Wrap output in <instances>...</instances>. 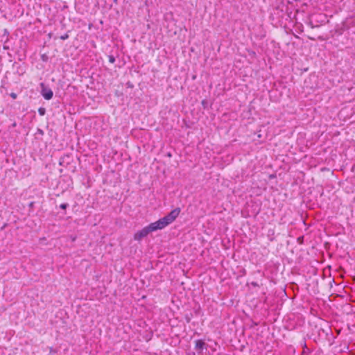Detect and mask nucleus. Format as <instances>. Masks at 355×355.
<instances>
[{
    "mask_svg": "<svg viewBox=\"0 0 355 355\" xmlns=\"http://www.w3.org/2000/svg\"><path fill=\"white\" fill-rule=\"evenodd\" d=\"M180 213V209L176 208L171 211L166 216L155 221L159 230L164 229L165 227L173 223Z\"/></svg>",
    "mask_w": 355,
    "mask_h": 355,
    "instance_id": "nucleus-1",
    "label": "nucleus"
},
{
    "mask_svg": "<svg viewBox=\"0 0 355 355\" xmlns=\"http://www.w3.org/2000/svg\"><path fill=\"white\" fill-rule=\"evenodd\" d=\"M158 230H159V228L157 223L155 222L151 223L148 226L136 232L134 235V239L136 241H140L143 238L146 237L149 233Z\"/></svg>",
    "mask_w": 355,
    "mask_h": 355,
    "instance_id": "nucleus-2",
    "label": "nucleus"
},
{
    "mask_svg": "<svg viewBox=\"0 0 355 355\" xmlns=\"http://www.w3.org/2000/svg\"><path fill=\"white\" fill-rule=\"evenodd\" d=\"M41 87V94L46 100H50L53 98V92L51 88L46 86L44 83L40 84Z\"/></svg>",
    "mask_w": 355,
    "mask_h": 355,
    "instance_id": "nucleus-3",
    "label": "nucleus"
},
{
    "mask_svg": "<svg viewBox=\"0 0 355 355\" xmlns=\"http://www.w3.org/2000/svg\"><path fill=\"white\" fill-rule=\"evenodd\" d=\"M208 345L202 340H196L195 341V349L198 354H202L203 349H207Z\"/></svg>",
    "mask_w": 355,
    "mask_h": 355,
    "instance_id": "nucleus-4",
    "label": "nucleus"
},
{
    "mask_svg": "<svg viewBox=\"0 0 355 355\" xmlns=\"http://www.w3.org/2000/svg\"><path fill=\"white\" fill-rule=\"evenodd\" d=\"M310 353V349L306 347V343H304L303 345V351L302 352V355H309Z\"/></svg>",
    "mask_w": 355,
    "mask_h": 355,
    "instance_id": "nucleus-5",
    "label": "nucleus"
},
{
    "mask_svg": "<svg viewBox=\"0 0 355 355\" xmlns=\"http://www.w3.org/2000/svg\"><path fill=\"white\" fill-rule=\"evenodd\" d=\"M191 318H192V313H190V315L187 314V315H185V317H184L185 320L187 323H189L191 322Z\"/></svg>",
    "mask_w": 355,
    "mask_h": 355,
    "instance_id": "nucleus-6",
    "label": "nucleus"
},
{
    "mask_svg": "<svg viewBox=\"0 0 355 355\" xmlns=\"http://www.w3.org/2000/svg\"><path fill=\"white\" fill-rule=\"evenodd\" d=\"M41 60L43 62H47L49 60V57L46 54H42V55H41Z\"/></svg>",
    "mask_w": 355,
    "mask_h": 355,
    "instance_id": "nucleus-7",
    "label": "nucleus"
},
{
    "mask_svg": "<svg viewBox=\"0 0 355 355\" xmlns=\"http://www.w3.org/2000/svg\"><path fill=\"white\" fill-rule=\"evenodd\" d=\"M108 59H109L110 62H111V63H114V62H115V58H114V55H108Z\"/></svg>",
    "mask_w": 355,
    "mask_h": 355,
    "instance_id": "nucleus-8",
    "label": "nucleus"
},
{
    "mask_svg": "<svg viewBox=\"0 0 355 355\" xmlns=\"http://www.w3.org/2000/svg\"><path fill=\"white\" fill-rule=\"evenodd\" d=\"M38 112H39V114L42 116L44 115L45 114V112H46V110L43 107H40L39 110H38Z\"/></svg>",
    "mask_w": 355,
    "mask_h": 355,
    "instance_id": "nucleus-9",
    "label": "nucleus"
},
{
    "mask_svg": "<svg viewBox=\"0 0 355 355\" xmlns=\"http://www.w3.org/2000/svg\"><path fill=\"white\" fill-rule=\"evenodd\" d=\"M69 207L68 203H62L60 205V208L62 209H66Z\"/></svg>",
    "mask_w": 355,
    "mask_h": 355,
    "instance_id": "nucleus-10",
    "label": "nucleus"
},
{
    "mask_svg": "<svg viewBox=\"0 0 355 355\" xmlns=\"http://www.w3.org/2000/svg\"><path fill=\"white\" fill-rule=\"evenodd\" d=\"M69 34L68 33H65L64 35H62L60 37V38L62 40H67L69 38Z\"/></svg>",
    "mask_w": 355,
    "mask_h": 355,
    "instance_id": "nucleus-11",
    "label": "nucleus"
},
{
    "mask_svg": "<svg viewBox=\"0 0 355 355\" xmlns=\"http://www.w3.org/2000/svg\"><path fill=\"white\" fill-rule=\"evenodd\" d=\"M10 96L13 99H16L17 97V95L16 93L12 92L10 94Z\"/></svg>",
    "mask_w": 355,
    "mask_h": 355,
    "instance_id": "nucleus-12",
    "label": "nucleus"
},
{
    "mask_svg": "<svg viewBox=\"0 0 355 355\" xmlns=\"http://www.w3.org/2000/svg\"><path fill=\"white\" fill-rule=\"evenodd\" d=\"M207 101L203 100V101H202V105H203V107H204L205 108L207 107Z\"/></svg>",
    "mask_w": 355,
    "mask_h": 355,
    "instance_id": "nucleus-13",
    "label": "nucleus"
},
{
    "mask_svg": "<svg viewBox=\"0 0 355 355\" xmlns=\"http://www.w3.org/2000/svg\"><path fill=\"white\" fill-rule=\"evenodd\" d=\"M302 239H303V238H298V240H300V241H302Z\"/></svg>",
    "mask_w": 355,
    "mask_h": 355,
    "instance_id": "nucleus-14",
    "label": "nucleus"
},
{
    "mask_svg": "<svg viewBox=\"0 0 355 355\" xmlns=\"http://www.w3.org/2000/svg\"><path fill=\"white\" fill-rule=\"evenodd\" d=\"M302 239H303V238H298V240H300V241H302Z\"/></svg>",
    "mask_w": 355,
    "mask_h": 355,
    "instance_id": "nucleus-15",
    "label": "nucleus"
},
{
    "mask_svg": "<svg viewBox=\"0 0 355 355\" xmlns=\"http://www.w3.org/2000/svg\"><path fill=\"white\" fill-rule=\"evenodd\" d=\"M60 165H62V162L60 161Z\"/></svg>",
    "mask_w": 355,
    "mask_h": 355,
    "instance_id": "nucleus-16",
    "label": "nucleus"
},
{
    "mask_svg": "<svg viewBox=\"0 0 355 355\" xmlns=\"http://www.w3.org/2000/svg\"><path fill=\"white\" fill-rule=\"evenodd\" d=\"M33 202H31V203L30 204V206H33Z\"/></svg>",
    "mask_w": 355,
    "mask_h": 355,
    "instance_id": "nucleus-17",
    "label": "nucleus"
}]
</instances>
